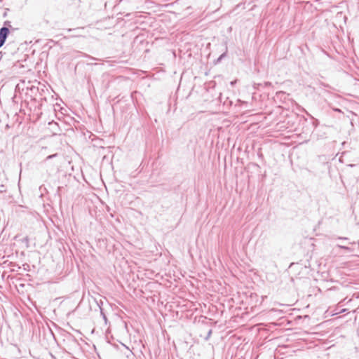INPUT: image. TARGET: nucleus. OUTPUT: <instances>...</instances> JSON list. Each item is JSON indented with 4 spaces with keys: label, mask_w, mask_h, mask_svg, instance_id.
<instances>
[{
    "label": "nucleus",
    "mask_w": 359,
    "mask_h": 359,
    "mask_svg": "<svg viewBox=\"0 0 359 359\" xmlns=\"http://www.w3.org/2000/svg\"><path fill=\"white\" fill-rule=\"evenodd\" d=\"M9 33L10 32L7 27H2L0 28V48L4 45Z\"/></svg>",
    "instance_id": "f257e3e1"
},
{
    "label": "nucleus",
    "mask_w": 359,
    "mask_h": 359,
    "mask_svg": "<svg viewBox=\"0 0 359 359\" xmlns=\"http://www.w3.org/2000/svg\"><path fill=\"white\" fill-rule=\"evenodd\" d=\"M147 304H148V306L152 309V306H155L154 297L152 296L147 297Z\"/></svg>",
    "instance_id": "f03ea898"
},
{
    "label": "nucleus",
    "mask_w": 359,
    "mask_h": 359,
    "mask_svg": "<svg viewBox=\"0 0 359 359\" xmlns=\"http://www.w3.org/2000/svg\"><path fill=\"white\" fill-rule=\"evenodd\" d=\"M226 55V52L222 53L215 62V64H217L221 62V60L225 57Z\"/></svg>",
    "instance_id": "7ed1b4c3"
},
{
    "label": "nucleus",
    "mask_w": 359,
    "mask_h": 359,
    "mask_svg": "<svg viewBox=\"0 0 359 359\" xmlns=\"http://www.w3.org/2000/svg\"><path fill=\"white\" fill-rule=\"evenodd\" d=\"M8 28V29L10 31V29H12L11 22L8 20H6L4 22V26Z\"/></svg>",
    "instance_id": "20e7f679"
},
{
    "label": "nucleus",
    "mask_w": 359,
    "mask_h": 359,
    "mask_svg": "<svg viewBox=\"0 0 359 359\" xmlns=\"http://www.w3.org/2000/svg\"><path fill=\"white\" fill-rule=\"evenodd\" d=\"M338 248H341V249H344L346 251H348V252H351V250L350 248L347 247V246H344V245H337Z\"/></svg>",
    "instance_id": "39448f33"
},
{
    "label": "nucleus",
    "mask_w": 359,
    "mask_h": 359,
    "mask_svg": "<svg viewBox=\"0 0 359 359\" xmlns=\"http://www.w3.org/2000/svg\"><path fill=\"white\" fill-rule=\"evenodd\" d=\"M212 330H209V331H208V332L207 336L205 337V339L206 341H207V340H208V339H210V336H211V334H212Z\"/></svg>",
    "instance_id": "423d86ee"
},
{
    "label": "nucleus",
    "mask_w": 359,
    "mask_h": 359,
    "mask_svg": "<svg viewBox=\"0 0 359 359\" xmlns=\"http://www.w3.org/2000/svg\"><path fill=\"white\" fill-rule=\"evenodd\" d=\"M100 313L101 315L102 316L103 318L104 319V320H107V317L103 311V309L102 308H100Z\"/></svg>",
    "instance_id": "0eeeda50"
},
{
    "label": "nucleus",
    "mask_w": 359,
    "mask_h": 359,
    "mask_svg": "<svg viewBox=\"0 0 359 359\" xmlns=\"http://www.w3.org/2000/svg\"><path fill=\"white\" fill-rule=\"evenodd\" d=\"M100 313L101 315L102 316L103 318L104 319V320H107V317L103 311V309L102 308H100Z\"/></svg>",
    "instance_id": "6e6552de"
},
{
    "label": "nucleus",
    "mask_w": 359,
    "mask_h": 359,
    "mask_svg": "<svg viewBox=\"0 0 359 359\" xmlns=\"http://www.w3.org/2000/svg\"><path fill=\"white\" fill-rule=\"evenodd\" d=\"M56 156H57V154H53V155H49L48 156H47L46 159L47 160L48 159H50V158H53V157H55Z\"/></svg>",
    "instance_id": "1a4fd4ad"
},
{
    "label": "nucleus",
    "mask_w": 359,
    "mask_h": 359,
    "mask_svg": "<svg viewBox=\"0 0 359 359\" xmlns=\"http://www.w3.org/2000/svg\"><path fill=\"white\" fill-rule=\"evenodd\" d=\"M101 304H102V300H100V302H97V305H98V306L100 307V308H102V307H101Z\"/></svg>",
    "instance_id": "9d476101"
},
{
    "label": "nucleus",
    "mask_w": 359,
    "mask_h": 359,
    "mask_svg": "<svg viewBox=\"0 0 359 359\" xmlns=\"http://www.w3.org/2000/svg\"><path fill=\"white\" fill-rule=\"evenodd\" d=\"M338 239H339V240H347L348 238H346V237H339Z\"/></svg>",
    "instance_id": "9b49d317"
},
{
    "label": "nucleus",
    "mask_w": 359,
    "mask_h": 359,
    "mask_svg": "<svg viewBox=\"0 0 359 359\" xmlns=\"http://www.w3.org/2000/svg\"><path fill=\"white\" fill-rule=\"evenodd\" d=\"M334 111H338V112H341V109H338V108H336V109H334Z\"/></svg>",
    "instance_id": "f8f14e48"
}]
</instances>
